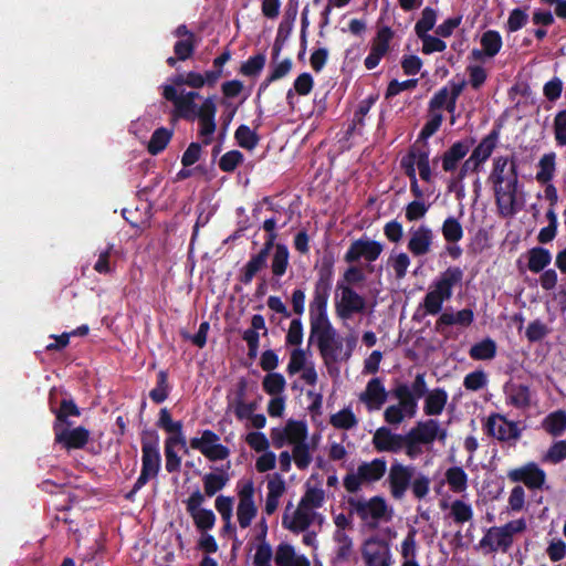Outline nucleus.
Instances as JSON below:
<instances>
[{
    "instance_id": "obj_1",
    "label": "nucleus",
    "mask_w": 566,
    "mask_h": 566,
    "mask_svg": "<svg viewBox=\"0 0 566 566\" xmlns=\"http://www.w3.org/2000/svg\"><path fill=\"white\" fill-rule=\"evenodd\" d=\"M329 291V277L327 275L321 276L315 283L312 300L308 305L310 339L316 340L319 355L328 375L337 379L339 377V367L337 364L350 358L355 339H347L345 347L343 339L333 327L327 314Z\"/></svg>"
},
{
    "instance_id": "obj_2",
    "label": "nucleus",
    "mask_w": 566,
    "mask_h": 566,
    "mask_svg": "<svg viewBox=\"0 0 566 566\" xmlns=\"http://www.w3.org/2000/svg\"><path fill=\"white\" fill-rule=\"evenodd\" d=\"M325 497V491L317 476L311 475L304 484V493L297 504H286L282 526L293 534L322 527L325 517L318 510L324 505Z\"/></svg>"
},
{
    "instance_id": "obj_3",
    "label": "nucleus",
    "mask_w": 566,
    "mask_h": 566,
    "mask_svg": "<svg viewBox=\"0 0 566 566\" xmlns=\"http://www.w3.org/2000/svg\"><path fill=\"white\" fill-rule=\"evenodd\" d=\"M235 496L218 495L214 507L224 523V530L233 532L235 522L241 530L249 528L259 514V502L254 481L250 478L240 479L235 484Z\"/></svg>"
},
{
    "instance_id": "obj_4",
    "label": "nucleus",
    "mask_w": 566,
    "mask_h": 566,
    "mask_svg": "<svg viewBox=\"0 0 566 566\" xmlns=\"http://www.w3.org/2000/svg\"><path fill=\"white\" fill-rule=\"evenodd\" d=\"M488 182L493 190L497 213L503 218L516 214L523 202L520 198L517 165L514 158L496 156L492 161Z\"/></svg>"
},
{
    "instance_id": "obj_5",
    "label": "nucleus",
    "mask_w": 566,
    "mask_h": 566,
    "mask_svg": "<svg viewBox=\"0 0 566 566\" xmlns=\"http://www.w3.org/2000/svg\"><path fill=\"white\" fill-rule=\"evenodd\" d=\"M206 82L207 78L198 72L177 74L161 86L163 96L166 101L172 103L175 115H190L192 106L197 105L196 99L200 95L195 91H186L182 86L200 88Z\"/></svg>"
},
{
    "instance_id": "obj_6",
    "label": "nucleus",
    "mask_w": 566,
    "mask_h": 566,
    "mask_svg": "<svg viewBox=\"0 0 566 566\" xmlns=\"http://www.w3.org/2000/svg\"><path fill=\"white\" fill-rule=\"evenodd\" d=\"M463 271L459 266H449L441 272L429 285L421 306L426 314L437 315L441 312L443 303L453 295L454 287L461 285Z\"/></svg>"
},
{
    "instance_id": "obj_7",
    "label": "nucleus",
    "mask_w": 566,
    "mask_h": 566,
    "mask_svg": "<svg viewBox=\"0 0 566 566\" xmlns=\"http://www.w3.org/2000/svg\"><path fill=\"white\" fill-rule=\"evenodd\" d=\"M352 513L356 514L361 522L370 528L378 527L392 518L394 509L382 496L370 499L355 497L348 500Z\"/></svg>"
},
{
    "instance_id": "obj_8",
    "label": "nucleus",
    "mask_w": 566,
    "mask_h": 566,
    "mask_svg": "<svg viewBox=\"0 0 566 566\" xmlns=\"http://www.w3.org/2000/svg\"><path fill=\"white\" fill-rule=\"evenodd\" d=\"M386 472L387 461L382 458L361 462L355 471L345 475L344 488L349 493H356L364 484L375 483L381 480Z\"/></svg>"
},
{
    "instance_id": "obj_9",
    "label": "nucleus",
    "mask_w": 566,
    "mask_h": 566,
    "mask_svg": "<svg viewBox=\"0 0 566 566\" xmlns=\"http://www.w3.org/2000/svg\"><path fill=\"white\" fill-rule=\"evenodd\" d=\"M499 140V132L492 130L486 135L480 144L473 149L470 157L460 167L459 174L451 179V186H458L462 182L469 171H476L484 164L493 150L495 149Z\"/></svg>"
},
{
    "instance_id": "obj_10",
    "label": "nucleus",
    "mask_w": 566,
    "mask_h": 566,
    "mask_svg": "<svg viewBox=\"0 0 566 566\" xmlns=\"http://www.w3.org/2000/svg\"><path fill=\"white\" fill-rule=\"evenodd\" d=\"M365 297L353 287L336 285L335 313L342 321L350 319L354 315L361 314L366 310Z\"/></svg>"
},
{
    "instance_id": "obj_11",
    "label": "nucleus",
    "mask_w": 566,
    "mask_h": 566,
    "mask_svg": "<svg viewBox=\"0 0 566 566\" xmlns=\"http://www.w3.org/2000/svg\"><path fill=\"white\" fill-rule=\"evenodd\" d=\"M216 113L217 106L213 97H207L200 106H192V113L190 115H176L185 119L193 120L199 119V135L202 138L205 145H209L212 142V135L216 132Z\"/></svg>"
},
{
    "instance_id": "obj_12",
    "label": "nucleus",
    "mask_w": 566,
    "mask_h": 566,
    "mask_svg": "<svg viewBox=\"0 0 566 566\" xmlns=\"http://www.w3.org/2000/svg\"><path fill=\"white\" fill-rule=\"evenodd\" d=\"M365 566H392L394 557L390 545L379 536L366 538L360 546Z\"/></svg>"
},
{
    "instance_id": "obj_13",
    "label": "nucleus",
    "mask_w": 566,
    "mask_h": 566,
    "mask_svg": "<svg viewBox=\"0 0 566 566\" xmlns=\"http://www.w3.org/2000/svg\"><path fill=\"white\" fill-rule=\"evenodd\" d=\"M190 448L213 462L227 460L230 455L229 448L223 446L220 437L211 430H203L200 436L191 438Z\"/></svg>"
},
{
    "instance_id": "obj_14",
    "label": "nucleus",
    "mask_w": 566,
    "mask_h": 566,
    "mask_svg": "<svg viewBox=\"0 0 566 566\" xmlns=\"http://www.w3.org/2000/svg\"><path fill=\"white\" fill-rule=\"evenodd\" d=\"M286 371L291 376L300 374L301 379L308 386H315L318 379L312 354L301 347L291 350Z\"/></svg>"
},
{
    "instance_id": "obj_15",
    "label": "nucleus",
    "mask_w": 566,
    "mask_h": 566,
    "mask_svg": "<svg viewBox=\"0 0 566 566\" xmlns=\"http://www.w3.org/2000/svg\"><path fill=\"white\" fill-rule=\"evenodd\" d=\"M142 452V472L132 490V493L137 492L149 480L155 479L160 469V453L157 441H144Z\"/></svg>"
},
{
    "instance_id": "obj_16",
    "label": "nucleus",
    "mask_w": 566,
    "mask_h": 566,
    "mask_svg": "<svg viewBox=\"0 0 566 566\" xmlns=\"http://www.w3.org/2000/svg\"><path fill=\"white\" fill-rule=\"evenodd\" d=\"M434 233L426 224L412 227L408 232V251L416 258L429 254L432 251Z\"/></svg>"
},
{
    "instance_id": "obj_17",
    "label": "nucleus",
    "mask_w": 566,
    "mask_h": 566,
    "mask_svg": "<svg viewBox=\"0 0 566 566\" xmlns=\"http://www.w3.org/2000/svg\"><path fill=\"white\" fill-rule=\"evenodd\" d=\"M415 469L401 463L391 464L388 472V485L390 494L396 500H401L410 486Z\"/></svg>"
},
{
    "instance_id": "obj_18",
    "label": "nucleus",
    "mask_w": 566,
    "mask_h": 566,
    "mask_svg": "<svg viewBox=\"0 0 566 566\" xmlns=\"http://www.w3.org/2000/svg\"><path fill=\"white\" fill-rule=\"evenodd\" d=\"M401 167L408 177L416 176V171H418L423 181L430 182L432 180L429 155L423 150H410L402 157Z\"/></svg>"
},
{
    "instance_id": "obj_19",
    "label": "nucleus",
    "mask_w": 566,
    "mask_h": 566,
    "mask_svg": "<svg viewBox=\"0 0 566 566\" xmlns=\"http://www.w3.org/2000/svg\"><path fill=\"white\" fill-rule=\"evenodd\" d=\"M490 436L501 441H515L521 436V429L515 421L507 420L500 413L491 415L486 421Z\"/></svg>"
},
{
    "instance_id": "obj_20",
    "label": "nucleus",
    "mask_w": 566,
    "mask_h": 566,
    "mask_svg": "<svg viewBox=\"0 0 566 566\" xmlns=\"http://www.w3.org/2000/svg\"><path fill=\"white\" fill-rule=\"evenodd\" d=\"M382 252V245L368 238L358 239L354 241L344 255V260L348 263L356 262L358 260H365L367 262H374L378 259Z\"/></svg>"
},
{
    "instance_id": "obj_21",
    "label": "nucleus",
    "mask_w": 566,
    "mask_h": 566,
    "mask_svg": "<svg viewBox=\"0 0 566 566\" xmlns=\"http://www.w3.org/2000/svg\"><path fill=\"white\" fill-rule=\"evenodd\" d=\"M55 442L61 443L66 449H81L90 438V432L83 427L74 429L69 428V423L54 422Z\"/></svg>"
},
{
    "instance_id": "obj_22",
    "label": "nucleus",
    "mask_w": 566,
    "mask_h": 566,
    "mask_svg": "<svg viewBox=\"0 0 566 566\" xmlns=\"http://www.w3.org/2000/svg\"><path fill=\"white\" fill-rule=\"evenodd\" d=\"M387 397L388 394L382 380L379 377H375L367 382L358 399L369 412H373L381 409Z\"/></svg>"
},
{
    "instance_id": "obj_23",
    "label": "nucleus",
    "mask_w": 566,
    "mask_h": 566,
    "mask_svg": "<svg viewBox=\"0 0 566 566\" xmlns=\"http://www.w3.org/2000/svg\"><path fill=\"white\" fill-rule=\"evenodd\" d=\"M507 478L512 482H523L530 489H541L545 483L546 474L536 463L528 462L509 471Z\"/></svg>"
},
{
    "instance_id": "obj_24",
    "label": "nucleus",
    "mask_w": 566,
    "mask_h": 566,
    "mask_svg": "<svg viewBox=\"0 0 566 566\" xmlns=\"http://www.w3.org/2000/svg\"><path fill=\"white\" fill-rule=\"evenodd\" d=\"M394 32L389 27H381L373 41L371 49L365 59V66L368 70L375 69L389 50Z\"/></svg>"
},
{
    "instance_id": "obj_25",
    "label": "nucleus",
    "mask_w": 566,
    "mask_h": 566,
    "mask_svg": "<svg viewBox=\"0 0 566 566\" xmlns=\"http://www.w3.org/2000/svg\"><path fill=\"white\" fill-rule=\"evenodd\" d=\"M470 150V145L465 142L454 143L447 151L441 156L442 169L446 172L451 174L449 179V189L452 190L457 186H451V179L454 178L460 169V161L467 156Z\"/></svg>"
},
{
    "instance_id": "obj_26",
    "label": "nucleus",
    "mask_w": 566,
    "mask_h": 566,
    "mask_svg": "<svg viewBox=\"0 0 566 566\" xmlns=\"http://www.w3.org/2000/svg\"><path fill=\"white\" fill-rule=\"evenodd\" d=\"M503 41L501 34L495 30H488L480 38V48L471 52L475 61H485L493 59L502 49Z\"/></svg>"
},
{
    "instance_id": "obj_27",
    "label": "nucleus",
    "mask_w": 566,
    "mask_h": 566,
    "mask_svg": "<svg viewBox=\"0 0 566 566\" xmlns=\"http://www.w3.org/2000/svg\"><path fill=\"white\" fill-rule=\"evenodd\" d=\"M511 541L501 526L490 527L479 542L480 548L485 553H506L512 547Z\"/></svg>"
},
{
    "instance_id": "obj_28",
    "label": "nucleus",
    "mask_w": 566,
    "mask_h": 566,
    "mask_svg": "<svg viewBox=\"0 0 566 566\" xmlns=\"http://www.w3.org/2000/svg\"><path fill=\"white\" fill-rule=\"evenodd\" d=\"M410 437L423 444L432 443L436 439L444 440L447 432L439 421L429 419L418 422L409 432Z\"/></svg>"
},
{
    "instance_id": "obj_29",
    "label": "nucleus",
    "mask_w": 566,
    "mask_h": 566,
    "mask_svg": "<svg viewBox=\"0 0 566 566\" xmlns=\"http://www.w3.org/2000/svg\"><path fill=\"white\" fill-rule=\"evenodd\" d=\"M405 437L391 432L386 427L376 430L373 437V444L380 452H398L403 448Z\"/></svg>"
},
{
    "instance_id": "obj_30",
    "label": "nucleus",
    "mask_w": 566,
    "mask_h": 566,
    "mask_svg": "<svg viewBox=\"0 0 566 566\" xmlns=\"http://www.w3.org/2000/svg\"><path fill=\"white\" fill-rule=\"evenodd\" d=\"M274 563L276 566H311V562L305 555L297 553L292 544L285 542L276 546Z\"/></svg>"
},
{
    "instance_id": "obj_31",
    "label": "nucleus",
    "mask_w": 566,
    "mask_h": 566,
    "mask_svg": "<svg viewBox=\"0 0 566 566\" xmlns=\"http://www.w3.org/2000/svg\"><path fill=\"white\" fill-rule=\"evenodd\" d=\"M506 403L517 409H528L532 406L533 394L528 386L509 384L504 388Z\"/></svg>"
},
{
    "instance_id": "obj_32",
    "label": "nucleus",
    "mask_w": 566,
    "mask_h": 566,
    "mask_svg": "<svg viewBox=\"0 0 566 566\" xmlns=\"http://www.w3.org/2000/svg\"><path fill=\"white\" fill-rule=\"evenodd\" d=\"M334 541V564L343 565L349 563L354 556V543L348 533H333Z\"/></svg>"
},
{
    "instance_id": "obj_33",
    "label": "nucleus",
    "mask_w": 566,
    "mask_h": 566,
    "mask_svg": "<svg viewBox=\"0 0 566 566\" xmlns=\"http://www.w3.org/2000/svg\"><path fill=\"white\" fill-rule=\"evenodd\" d=\"M280 46H274L272 53V62L270 66V74L264 83L260 86V91L265 90L270 83L285 77L293 69V61L290 57L277 60L280 54Z\"/></svg>"
},
{
    "instance_id": "obj_34",
    "label": "nucleus",
    "mask_w": 566,
    "mask_h": 566,
    "mask_svg": "<svg viewBox=\"0 0 566 566\" xmlns=\"http://www.w3.org/2000/svg\"><path fill=\"white\" fill-rule=\"evenodd\" d=\"M417 402H398L385 409L384 418L389 424H399L405 418H413L417 413Z\"/></svg>"
},
{
    "instance_id": "obj_35",
    "label": "nucleus",
    "mask_w": 566,
    "mask_h": 566,
    "mask_svg": "<svg viewBox=\"0 0 566 566\" xmlns=\"http://www.w3.org/2000/svg\"><path fill=\"white\" fill-rule=\"evenodd\" d=\"M556 154L554 151H549L544 154L537 165H536V175L535 179L541 185H546L551 182L556 174Z\"/></svg>"
},
{
    "instance_id": "obj_36",
    "label": "nucleus",
    "mask_w": 566,
    "mask_h": 566,
    "mask_svg": "<svg viewBox=\"0 0 566 566\" xmlns=\"http://www.w3.org/2000/svg\"><path fill=\"white\" fill-rule=\"evenodd\" d=\"M460 92L461 87L457 85L452 87V91H449L447 87L441 88L430 101V109L437 112L446 107L450 113H452L455 108V102Z\"/></svg>"
},
{
    "instance_id": "obj_37",
    "label": "nucleus",
    "mask_w": 566,
    "mask_h": 566,
    "mask_svg": "<svg viewBox=\"0 0 566 566\" xmlns=\"http://www.w3.org/2000/svg\"><path fill=\"white\" fill-rule=\"evenodd\" d=\"M474 319V314L469 308H463L457 313L453 312H444L442 313L436 322L437 329H441L444 326H470Z\"/></svg>"
},
{
    "instance_id": "obj_38",
    "label": "nucleus",
    "mask_w": 566,
    "mask_h": 566,
    "mask_svg": "<svg viewBox=\"0 0 566 566\" xmlns=\"http://www.w3.org/2000/svg\"><path fill=\"white\" fill-rule=\"evenodd\" d=\"M448 392L441 388L429 390L424 398L423 411L428 416H439L442 413L447 402Z\"/></svg>"
},
{
    "instance_id": "obj_39",
    "label": "nucleus",
    "mask_w": 566,
    "mask_h": 566,
    "mask_svg": "<svg viewBox=\"0 0 566 566\" xmlns=\"http://www.w3.org/2000/svg\"><path fill=\"white\" fill-rule=\"evenodd\" d=\"M543 429L553 437H560L566 431V411L556 410L548 413L542 421Z\"/></svg>"
},
{
    "instance_id": "obj_40",
    "label": "nucleus",
    "mask_w": 566,
    "mask_h": 566,
    "mask_svg": "<svg viewBox=\"0 0 566 566\" xmlns=\"http://www.w3.org/2000/svg\"><path fill=\"white\" fill-rule=\"evenodd\" d=\"M284 433L289 444L295 446L307 441L308 428L305 421L290 419L284 424Z\"/></svg>"
},
{
    "instance_id": "obj_41",
    "label": "nucleus",
    "mask_w": 566,
    "mask_h": 566,
    "mask_svg": "<svg viewBox=\"0 0 566 566\" xmlns=\"http://www.w3.org/2000/svg\"><path fill=\"white\" fill-rule=\"evenodd\" d=\"M313 86H314V80L310 73L304 72V73L300 74L295 78V81L293 83V87L290 88L286 93L287 104L290 106H293L295 95L306 96L312 92Z\"/></svg>"
},
{
    "instance_id": "obj_42",
    "label": "nucleus",
    "mask_w": 566,
    "mask_h": 566,
    "mask_svg": "<svg viewBox=\"0 0 566 566\" xmlns=\"http://www.w3.org/2000/svg\"><path fill=\"white\" fill-rule=\"evenodd\" d=\"M229 482V475L226 471L210 472L203 475V491L207 496H213L224 489Z\"/></svg>"
},
{
    "instance_id": "obj_43",
    "label": "nucleus",
    "mask_w": 566,
    "mask_h": 566,
    "mask_svg": "<svg viewBox=\"0 0 566 566\" xmlns=\"http://www.w3.org/2000/svg\"><path fill=\"white\" fill-rule=\"evenodd\" d=\"M527 268L533 273H539L552 261V254L547 249L536 247L527 252Z\"/></svg>"
},
{
    "instance_id": "obj_44",
    "label": "nucleus",
    "mask_w": 566,
    "mask_h": 566,
    "mask_svg": "<svg viewBox=\"0 0 566 566\" xmlns=\"http://www.w3.org/2000/svg\"><path fill=\"white\" fill-rule=\"evenodd\" d=\"M446 482L450 490L457 494H462L468 489V474L460 467H451L444 473Z\"/></svg>"
},
{
    "instance_id": "obj_45",
    "label": "nucleus",
    "mask_w": 566,
    "mask_h": 566,
    "mask_svg": "<svg viewBox=\"0 0 566 566\" xmlns=\"http://www.w3.org/2000/svg\"><path fill=\"white\" fill-rule=\"evenodd\" d=\"M449 510V515L455 524L462 525L467 522H470L473 517L472 505L462 499L451 502Z\"/></svg>"
},
{
    "instance_id": "obj_46",
    "label": "nucleus",
    "mask_w": 566,
    "mask_h": 566,
    "mask_svg": "<svg viewBox=\"0 0 566 566\" xmlns=\"http://www.w3.org/2000/svg\"><path fill=\"white\" fill-rule=\"evenodd\" d=\"M314 448L307 441L292 446L293 462L298 470H306L313 461Z\"/></svg>"
},
{
    "instance_id": "obj_47",
    "label": "nucleus",
    "mask_w": 566,
    "mask_h": 566,
    "mask_svg": "<svg viewBox=\"0 0 566 566\" xmlns=\"http://www.w3.org/2000/svg\"><path fill=\"white\" fill-rule=\"evenodd\" d=\"M469 354L474 360H490L496 355V344L491 338H484L474 344Z\"/></svg>"
},
{
    "instance_id": "obj_48",
    "label": "nucleus",
    "mask_w": 566,
    "mask_h": 566,
    "mask_svg": "<svg viewBox=\"0 0 566 566\" xmlns=\"http://www.w3.org/2000/svg\"><path fill=\"white\" fill-rule=\"evenodd\" d=\"M329 423L336 429L350 430L357 426L358 419L353 410L347 407L333 413L329 417Z\"/></svg>"
},
{
    "instance_id": "obj_49",
    "label": "nucleus",
    "mask_w": 566,
    "mask_h": 566,
    "mask_svg": "<svg viewBox=\"0 0 566 566\" xmlns=\"http://www.w3.org/2000/svg\"><path fill=\"white\" fill-rule=\"evenodd\" d=\"M289 258L290 254L287 248L283 244H276L271 262V270L273 275L280 277L286 272L289 266Z\"/></svg>"
},
{
    "instance_id": "obj_50",
    "label": "nucleus",
    "mask_w": 566,
    "mask_h": 566,
    "mask_svg": "<svg viewBox=\"0 0 566 566\" xmlns=\"http://www.w3.org/2000/svg\"><path fill=\"white\" fill-rule=\"evenodd\" d=\"M438 12L431 7H426L420 14L419 20L415 24V33L417 35L428 33L437 23Z\"/></svg>"
},
{
    "instance_id": "obj_51",
    "label": "nucleus",
    "mask_w": 566,
    "mask_h": 566,
    "mask_svg": "<svg viewBox=\"0 0 566 566\" xmlns=\"http://www.w3.org/2000/svg\"><path fill=\"white\" fill-rule=\"evenodd\" d=\"M441 232L448 243H455L463 237L462 226L454 217H449L443 221Z\"/></svg>"
},
{
    "instance_id": "obj_52",
    "label": "nucleus",
    "mask_w": 566,
    "mask_h": 566,
    "mask_svg": "<svg viewBox=\"0 0 566 566\" xmlns=\"http://www.w3.org/2000/svg\"><path fill=\"white\" fill-rule=\"evenodd\" d=\"M263 390L272 397L281 396L284 391L286 381L283 375L279 373H269L262 381Z\"/></svg>"
},
{
    "instance_id": "obj_53",
    "label": "nucleus",
    "mask_w": 566,
    "mask_h": 566,
    "mask_svg": "<svg viewBox=\"0 0 566 566\" xmlns=\"http://www.w3.org/2000/svg\"><path fill=\"white\" fill-rule=\"evenodd\" d=\"M171 136H172L171 130H169L167 128L161 127V128L156 129L153 133L151 138L148 143V151L151 155L159 154L160 151H163L166 148Z\"/></svg>"
},
{
    "instance_id": "obj_54",
    "label": "nucleus",
    "mask_w": 566,
    "mask_h": 566,
    "mask_svg": "<svg viewBox=\"0 0 566 566\" xmlns=\"http://www.w3.org/2000/svg\"><path fill=\"white\" fill-rule=\"evenodd\" d=\"M566 459V439L555 441L542 455V462L557 464Z\"/></svg>"
},
{
    "instance_id": "obj_55",
    "label": "nucleus",
    "mask_w": 566,
    "mask_h": 566,
    "mask_svg": "<svg viewBox=\"0 0 566 566\" xmlns=\"http://www.w3.org/2000/svg\"><path fill=\"white\" fill-rule=\"evenodd\" d=\"M234 137L239 146L245 149H253L259 142L256 133L247 125L237 128Z\"/></svg>"
},
{
    "instance_id": "obj_56",
    "label": "nucleus",
    "mask_w": 566,
    "mask_h": 566,
    "mask_svg": "<svg viewBox=\"0 0 566 566\" xmlns=\"http://www.w3.org/2000/svg\"><path fill=\"white\" fill-rule=\"evenodd\" d=\"M366 279L365 272L360 266L352 265L343 274L342 280L336 285L353 287L361 284Z\"/></svg>"
},
{
    "instance_id": "obj_57",
    "label": "nucleus",
    "mask_w": 566,
    "mask_h": 566,
    "mask_svg": "<svg viewBox=\"0 0 566 566\" xmlns=\"http://www.w3.org/2000/svg\"><path fill=\"white\" fill-rule=\"evenodd\" d=\"M193 524L200 532L212 530L216 524V515L209 509H203L190 515Z\"/></svg>"
},
{
    "instance_id": "obj_58",
    "label": "nucleus",
    "mask_w": 566,
    "mask_h": 566,
    "mask_svg": "<svg viewBox=\"0 0 566 566\" xmlns=\"http://www.w3.org/2000/svg\"><path fill=\"white\" fill-rule=\"evenodd\" d=\"M422 43L421 51L424 54H432L436 52H443L447 49V43L441 40L438 35H431L428 33L417 35Z\"/></svg>"
},
{
    "instance_id": "obj_59",
    "label": "nucleus",
    "mask_w": 566,
    "mask_h": 566,
    "mask_svg": "<svg viewBox=\"0 0 566 566\" xmlns=\"http://www.w3.org/2000/svg\"><path fill=\"white\" fill-rule=\"evenodd\" d=\"M347 439L345 433L342 434L340 441L332 440L329 438L327 446V455L332 461H345L348 457L347 448L344 442Z\"/></svg>"
},
{
    "instance_id": "obj_60",
    "label": "nucleus",
    "mask_w": 566,
    "mask_h": 566,
    "mask_svg": "<svg viewBox=\"0 0 566 566\" xmlns=\"http://www.w3.org/2000/svg\"><path fill=\"white\" fill-rule=\"evenodd\" d=\"M268 261L266 251H260L244 266V281L250 282L253 276L265 266Z\"/></svg>"
},
{
    "instance_id": "obj_61",
    "label": "nucleus",
    "mask_w": 566,
    "mask_h": 566,
    "mask_svg": "<svg viewBox=\"0 0 566 566\" xmlns=\"http://www.w3.org/2000/svg\"><path fill=\"white\" fill-rule=\"evenodd\" d=\"M276 467V454L269 450L258 453L254 461V468L259 473H266L274 470Z\"/></svg>"
},
{
    "instance_id": "obj_62",
    "label": "nucleus",
    "mask_w": 566,
    "mask_h": 566,
    "mask_svg": "<svg viewBox=\"0 0 566 566\" xmlns=\"http://www.w3.org/2000/svg\"><path fill=\"white\" fill-rule=\"evenodd\" d=\"M248 446L256 453L265 452L270 450V441L263 432L252 431L245 437Z\"/></svg>"
},
{
    "instance_id": "obj_63",
    "label": "nucleus",
    "mask_w": 566,
    "mask_h": 566,
    "mask_svg": "<svg viewBox=\"0 0 566 566\" xmlns=\"http://www.w3.org/2000/svg\"><path fill=\"white\" fill-rule=\"evenodd\" d=\"M400 555L402 560H417V543L415 531H410L401 542Z\"/></svg>"
},
{
    "instance_id": "obj_64",
    "label": "nucleus",
    "mask_w": 566,
    "mask_h": 566,
    "mask_svg": "<svg viewBox=\"0 0 566 566\" xmlns=\"http://www.w3.org/2000/svg\"><path fill=\"white\" fill-rule=\"evenodd\" d=\"M554 136L557 145L566 146V109L560 111L555 115Z\"/></svg>"
}]
</instances>
